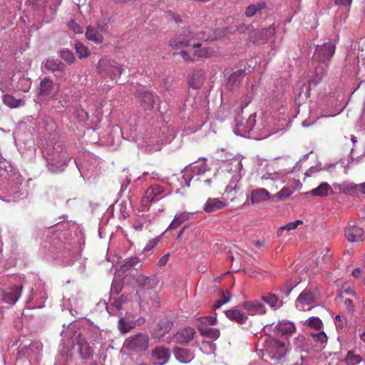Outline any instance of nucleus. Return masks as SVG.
I'll return each mask as SVG.
<instances>
[{"label": "nucleus", "instance_id": "7", "mask_svg": "<svg viewBox=\"0 0 365 365\" xmlns=\"http://www.w3.org/2000/svg\"><path fill=\"white\" fill-rule=\"evenodd\" d=\"M317 293L310 289H305L298 296L295 305L299 310H304L305 305H311L314 304L317 302Z\"/></svg>", "mask_w": 365, "mask_h": 365}, {"label": "nucleus", "instance_id": "52", "mask_svg": "<svg viewBox=\"0 0 365 365\" xmlns=\"http://www.w3.org/2000/svg\"><path fill=\"white\" fill-rule=\"evenodd\" d=\"M200 322L201 323L200 325L207 326V325H213L215 324L217 321V318L215 317L212 316H206L201 317L199 319Z\"/></svg>", "mask_w": 365, "mask_h": 365}, {"label": "nucleus", "instance_id": "62", "mask_svg": "<svg viewBox=\"0 0 365 365\" xmlns=\"http://www.w3.org/2000/svg\"><path fill=\"white\" fill-rule=\"evenodd\" d=\"M195 53L199 57H207L209 56V50L207 48H203L200 51H195Z\"/></svg>", "mask_w": 365, "mask_h": 365}, {"label": "nucleus", "instance_id": "38", "mask_svg": "<svg viewBox=\"0 0 365 365\" xmlns=\"http://www.w3.org/2000/svg\"><path fill=\"white\" fill-rule=\"evenodd\" d=\"M189 214L182 212L178 215H176L170 224L168 228L170 230H175L178 228L180 225H181L185 221L188 220Z\"/></svg>", "mask_w": 365, "mask_h": 365}, {"label": "nucleus", "instance_id": "8", "mask_svg": "<svg viewBox=\"0 0 365 365\" xmlns=\"http://www.w3.org/2000/svg\"><path fill=\"white\" fill-rule=\"evenodd\" d=\"M61 336L63 338V340L68 341L71 344H76L77 341L83 338L76 324L73 323H70L67 327L63 324V330L61 332Z\"/></svg>", "mask_w": 365, "mask_h": 365}, {"label": "nucleus", "instance_id": "50", "mask_svg": "<svg viewBox=\"0 0 365 365\" xmlns=\"http://www.w3.org/2000/svg\"><path fill=\"white\" fill-rule=\"evenodd\" d=\"M307 325L316 329H320L322 327L323 323L318 317H311L307 320Z\"/></svg>", "mask_w": 365, "mask_h": 365}, {"label": "nucleus", "instance_id": "26", "mask_svg": "<svg viewBox=\"0 0 365 365\" xmlns=\"http://www.w3.org/2000/svg\"><path fill=\"white\" fill-rule=\"evenodd\" d=\"M225 315L230 320L240 324H245L248 319L247 316L245 313L241 312L235 308L225 311Z\"/></svg>", "mask_w": 365, "mask_h": 365}, {"label": "nucleus", "instance_id": "10", "mask_svg": "<svg viewBox=\"0 0 365 365\" xmlns=\"http://www.w3.org/2000/svg\"><path fill=\"white\" fill-rule=\"evenodd\" d=\"M193 39H195V33L189 29H185L176 36L172 41L171 45L175 46H189L192 45Z\"/></svg>", "mask_w": 365, "mask_h": 365}, {"label": "nucleus", "instance_id": "24", "mask_svg": "<svg viewBox=\"0 0 365 365\" xmlns=\"http://www.w3.org/2000/svg\"><path fill=\"white\" fill-rule=\"evenodd\" d=\"M138 98L145 110H150L153 108L155 100L151 93L148 91H140L138 93Z\"/></svg>", "mask_w": 365, "mask_h": 365}, {"label": "nucleus", "instance_id": "28", "mask_svg": "<svg viewBox=\"0 0 365 365\" xmlns=\"http://www.w3.org/2000/svg\"><path fill=\"white\" fill-rule=\"evenodd\" d=\"M318 65L315 68V76L311 81L310 84L313 83L317 86L322 78L326 76L329 64L327 63L317 62Z\"/></svg>", "mask_w": 365, "mask_h": 365}, {"label": "nucleus", "instance_id": "12", "mask_svg": "<svg viewBox=\"0 0 365 365\" xmlns=\"http://www.w3.org/2000/svg\"><path fill=\"white\" fill-rule=\"evenodd\" d=\"M242 308L251 316L264 314L266 313V307L263 303L257 300L247 301L242 304Z\"/></svg>", "mask_w": 365, "mask_h": 365}, {"label": "nucleus", "instance_id": "20", "mask_svg": "<svg viewBox=\"0 0 365 365\" xmlns=\"http://www.w3.org/2000/svg\"><path fill=\"white\" fill-rule=\"evenodd\" d=\"M227 206V203L220 200L218 198H208L203 207L205 212L210 213L217 212Z\"/></svg>", "mask_w": 365, "mask_h": 365}, {"label": "nucleus", "instance_id": "13", "mask_svg": "<svg viewBox=\"0 0 365 365\" xmlns=\"http://www.w3.org/2000/svg\"><path fill=\"white\" fill-rule=\"evenodd\" d=\"M136 284L142 289H152L158 284V279L155 275L145 276L139 274L135 279Z\"/></svg>", "mask_w": 365, "mask_h": 365}, {"label": "nucleus", "instance_id": "31", "mask_svg": "<svg viewBox=\"0 0 365 365\" xmlns=\"http://www.w3.org/2000/svg\"><path fill=\"white\" fill-rule=\"evenodd\" d=\"M265 7L266 4L263 1L252 4L247 7L245 14L247 17H252L255 15L261 14Z\"/></svg>", "mask_w": 365, "mask_h": 365}, {"label": "nucleus", "instance_id": "4", "mask_svg": "<svg viewBox=\"0 0 365 365\" xmlns=\"http://www.w3.org/2000/svg\"><path fill=\"white\" fill-rule=\"evenodd\" d=\"M335 52V46L332 43H325L318 46L313 56V61L316 62L329 63Z\"/></svg>", "mask_w": 365, "mask_h": 365}, {"label": "nucleus", "instance_id": "16", "mask_svg": "<svg viewBox=\"0 0 365 365\" xmlns=\"http://www.w3.org/2000/svg\"><path fill=\"white\" fill-rule=\"evenodd\" d=\"M141 266L142 264L140 263V259L138 257H131L127 259L125 263L123 264L120 268L115 271V274L118 277H123L130 269H137Z\"/></svg>", "mask_w": 365, "mask_h": 365}, {"label": "nucleus", "instance_id": "60", "mask_svg": "<svg viewBox=\"0 0 365 365\" xmlns=\"http://www.w3.org/2000/svg\"><path fill=\"white\" fill-rule=\"evenodd\" d=\"M341 289L343 292L346 294H352L354 292V287L351 285L349 284L348 283H344L342 285Z\"/></svg>", "mask_w": 365, "mask_h": 365}, {"label": "nucleus", "instance_id": "53", "mask_svg": "<svg viewBox=\"0 0 365 365\" xmlns=\"http://www.w3.org/2000/svg\"><path fill=\"white\" fill-rule=\"evenodd\" d=\"M88 334L93 341H98L101 336V330L97 327H91L88 331Z\"/></svg>", "mask_w": 365, "mask_h": 365}, {"label": "nucleus", "instance_id": "33", "mask_svg": "<svg viewBox=\"0 0 365 365\" xmlns=\"http://www.w3.org/2000/svg\"><path fill=\"white\" fill-rule=\"evenodd\" d=\"M264 346L272 356L277 349L283 346V342L272 337H267L264 340Z\"/></svg>", "mask_w": 365, "mask_h": 365}, {"label": "nucleus", "instance_id": "44", "mask_svg": "<svg viewBox=\"0 0 365 365\" xmlns=\"http://www.w3.org/2000/svg\"><path fill=\"white\" fill-rule=\"evenodd\" d=\"M60 56L68 63H73L76 60L73 52L68 48L61 50Z\"/></svg>", "mask_w": 365, "mask_h": 365}, {"label": "nucleus", "instance_id": "42", "mask_svg": "<svg viewBox=\"0 0 365 365\" xmlns=\"http://www.w3.org/2000/svg\"><path fill=\"white\" fill-rule=\"evenodd\" d=\"M345 360L348 365H357L362 361V358L360 355L349 351Z\"/></svg>", "mask_w": 365, "mask_h": 365}, {"label": "nucleus", "instance_id": "48", "mask_svg": "<svg viewBox=\"0 0 365 365\" xmlns=\"http://www.w3.org/2000/svg\"><path fill=\"white\" fill-rule=\"evenodd\" d=\"M128 301V296L125 294H122L118 298H113V302L111 304L114 306L117 309H120L122 308V306L124 303L127 302Z\"/></svg>", "mask_w": 365, "mask_h": 365}, {"label": "nucleus", "instance_id": "45", "mask_svg": "<svg viewBox=\"0 0 365 365\" xmlns=\"http://www.w3.org/2000/svg\"><path fill=\"white\" fill-rule=\"evenodd\" d=\"M289 350L290 349L287 347L286 344L283 342V346L277 349V350H276V351L271 356V358L274 359H281L287 354Z\"/></svg>", "mask_w": 365, "mask_h": 365}, {"label": "nucleus", "instance_id": "11", "mask_svg": "<svg viewBox=\"0 0 365 365\" xmlns=\"http://www.w3.org/2000/svg\"><path fill=\"white\" fill-rule=\"evenodd\" d=\"M22 286H13L1 291L3 300L8 304H14L21 294Z\"/></svg>", "mask_w": 365, "mask_h": 365}, {"label": "nucleus", "instance_id": "39", "mask_svg": "<svg viewBox=\"0 0 365 365\" xmlns=\"http://www.w3.org/2000/svg\"><path fill=\"white\" fill-rule=\"evenodd\" d=\"M74 47L79 58H86L89 56L90 51L82 43L76 41Z\"/></svg>", "mask_w": 365, "mask_h": 365}, {"label": "nucleus", "instance_id": "25", "mask_svg": "<svg viewBox=\"0 0 365 365\" xmlns=\"http://www.w3.org/2000/svg\"><path fill=\"white\" fill-rule=\"evenodd\" d=\"M76 344L78 346V351L83 359H88L93 356V349L84 338L77 341Z\"/></svg>", "mask_w": 365, "mask_h": 365}, {"label": "nucleus", "instance_id": "40", "mask_svg": "<svg viewBox=\"0 0 365 365\" xmlns=\"http://www.w3.org/2000/svg\"><path fill=\"white\" fill-rule=\"evenodd\" d=\"M229 167L230 171L240 173L242 169V160L239 157L233 158L229 163Z\"/></svg>", "mask_w": 365, "mask_h": 365}, {"label": "nucleus", "instance_id": "47", "mask_svg": "<svg viewBox=\"0 0 365 365\" xmlns=\"http://www.w3.org/2000/svg\"><path fill=\"white\" fill-rule=\"evenodd\" d=\"M31 86V81L29 78H20L18 82V88L24 92H27L29 91Z\"/></svg>", "mask_w": 365, "mask_h": 365}, {"label": "nucleus", "instance_id": "9", "mask_svg": "<svg viewBox=\"0 0 365 365\" xmlns=\"http://www.w3.org/2000/svg\"><path fill=\"white\" fill-rule=\"evenodd\" d=\"M57 92L58 88L50 78L45 77L41 81L38 87V93L40 96H54Z\"/></svg>", "mask_w": 365, "mask_h": 365}, {"label": "nucleus", "instance_id": "30", "mask_svg": "<svg viewBox=\"0 0 365 365\" xmlns=\"http://www.w3.org/2000/svg\"><path fill=\"white\" fill-rule=\"evenodd\" d=\"M43 66L48 71H63L65 69V65L61 61L53 58H48L43 62Z\"/></svg>", "mask_w": 365, "mask_h": 365}, {"label": "nucleus", "instance_id": "51", "mask_svg": "<svg viewBox=\"0 0 365 365\" xmlns=\"http://www.w3.org/2000/svg\"><path fill=\"white\" fill-rule=\"evenodd\" d=\"M123 283L120 281L113 280L110 287V294L118 295L123 289Z\"/></svg>", "mask_w": 365, "mask_h": 365}, {"label": "nucleus", "instance_id": "17", "mask_svg": "<svg viewBox=\"0 0 365 365\" xmlns=\"http://www.w3.org/2000/svg\"><path fill=\"white\" fill-rule=\"evenodd\" d=\"M173 323L169 320H160L155 329L152 332V336L155 339H161L165 334L169 332L172 328Z\"/></svg>", "mask_w": 365, "mask_h": 365}, {"label": "nucleus", "instance_id": "3", "mask_svg": "<svg viewBox=\"0 0 365 365\" xmlns=\"http://www.w3.org/2000/svg\"><path fill=\"white\" fill-rule=\"evenodd\" d=\"M148 336L145 334L138 333L126 339L124 341L123 346L128 350L140 352L146 351L148 348Z\"/></svg>", "mask_w": 365, "mask_h": 365}, {"label": "nucleus", "instance_id": "1", "mask_svg": "<svg viewBox=\"0 0 365 365\" xmlns=\"http://www.w3.org/2000/svg\"><path fill=\"white\" fill-rule=\"evenodd\" d=\"M44 155L48 170L53 173L62 171L70 160L62 142H56L48 146Z\"/></svg>", "mask_w": 365, "mask_h": 365}, {"label": "nucleus", "instance_id": "19", "mask_svg": "<svg viewBox=\"0 0 365 365\" xmlns=\"http://www.w3.org/2000/svg\"><path fill=\"white\" fill-rule=\"evenodd\" d=\"M204 79V71L201 69H196L189 75L188 84L191 88L197 89L203 84Z\"/></svg>", "mask_w": 365, "mask_h": 365}, {"label": "nucleus", "instance_id": "27", "mask_svg": "<svg viewBox=\"0 0 365 365\" xmlns=\"http://www.w3.org/2000/svg\"><path fill=\"white\" fill-rule=\"evenodd\" d=\"M269 198V192L264 188H258L251 192L250 200L252 204L259 203Z\"/></svg>", "mask_w": 365, "mask_h": 365}, {"label": "nucleus", "instance_id": "59", "mask_svg": "<svg viewBox=\"0 0 365 365\" xmlns=\"http://www.w3.org/2000/svg\"><path fill=\"white\" fill-rule=\"evenodd\" d=\"M158 242H159L158 237H155L154 239L150 240L145 245V250H147V251L151 250L153 248H154L157 245Z\"/></svg>", "mask_w": 365, "mask_h": 365}, {"label": "nucleus", "instance_id": "6", "mask_svg": "<svg viewBox=\"0 0 365 365\" xmlns=\"http://www.w3.org/2000/svg\"><path fill=\"white\" fill-rule=\"evenodd\" d=\"M207 170V165L204 160H199L194 163L190 165L189 167H186L184 169L183 178L185 180V185L190 186V182L193 175L190 176V173L193 175H199L205 173Z\"/></svg>", "mask_w": 365, "mask_h": 365}, {"label": "nucleus", "instance_id": "43", "mask_svg": "<svg viewBox=\"0 0 365 365\" xmlns=\"http://www.w3.org/2000/svg\"><path fill=\"white\" fill-rule=\"evenodd\" d=\"M341 190L346 194L352 195H354L357 190H359V185L353 182L344 184L341 187Z\"/></svg>", "mask_w": 365, "mask_h": 365}, {"label": "nucleus", "instance_id": "54", "mask_svg": "<svg viewBox=\"0 0 365 365\" xmlns=\"http://www.w3.org/2000/svg\"><path fill=\"white\" fill-rule=\"evenodd\" d=\"M48 0H27V4L35 9L43 6Z\"/></svg>", "mask_w": 365, "mask_h": 365}, {"label": "nucleus", "instance_id": "57", "mask_svg": "<svg viewBox=\"0 0 365 365\" xmlns=\"http://www.w3.org/2000/svg\"><path fill=\"white\" fill-rule=\"evenodd\" d=\"M227 297L226 299H219V300L215 302V303L213 305V307L215 309H219L221 306H222L223 304H225L227 303L228 302H230V300L231 299L230 293L227 291Z\"/></svg>", "mask_w": 365, "mask_h": 365}, {"label": "nucleus", "instance_id": "35", "mask_svg": "<svg viewBox=\"0 0 365 365\" xmlns=\"http://www.w3.org/2000/svg\"><path fill=\"white\" fill-rule=\"evenodd\" d=\"M261 299L273 309L279 308L282 304V301L279 299L278 297L272 293L267 296H262Z\"/></svg>", "mask_w": 365, "mask_h": 365}, {"label": "nucleus", "instance_id": "2", "mask_svg": "<svg viewBox=\"0 0 365 365\" xmlns=\"http://www.w3.org/2000/svg\"><path fill=\"white\" fill-rule=\"evenodd\" d=\"M96 70L101 75L109 77L112 80L119 77L123 72V68L118 63L106 58H101L98 61Z\"/></svg>", "mask_w": 365, "mask_h": 365}, {"label": "nucleus", "instance_id": "61", "mask_svg": "<svg viewBox=\"0 0 365 365\" xmlns=\"http://www.w3.org/2000/svg\"><path fill=\"white\" fill-rule=\"evenodd\" d=\"M170 253H167L165 255H163L158 262V266H164L168 262L169 258H170Z\"/></svg>", "mask_w": 365, "mask_h": 365}, {"label": "nucleus", "instance_id": "36", "mask_svg": "<svg viewBox=\"0 0 365 365\" xmlns=\"http://www.w3.org/2000/svg\"><path fill=\"white\" fill-rule=\"evenodd\" d=\"M86 38L96 43L103 42V36L93 27L88 26L86 31Z\"/></svg>", "mask_w": 365, "mask_h": 365}, {"label": "nucleus", "instance_id": "14", "mask_svg": "<svg viewBox=\"0 0 365 365\" xmlns=\"http://www.w3.org/2000/svg\"><path fill=\"white\" fill-rule=\"evenodd\" d=\"M344 235L349 242H357L362 241L364 231L362 228L349 225L344 230Z\"/></svg>", "mask_w": 365, "mask_h": 365}, {"label": "nucleus", "instance_id": "21", "mask_svg": "<svg viewBox=\"0 0 365 365\" xmlns=\"http://www.w3.org/2000/svg\"><path fill=\"white\" fill-rule=\"evenodd\" d=\"M195 334V330L191 327H186L175 335L176 342L180 344H187L192 340Z\"/></svg>", "mask_w": 365, "mask_h": 365}, {"label": "nucleus", "instance_id": "22", "mask_svg": "<svg viewBox=\"0 0 365 365\" xmlns=\"http://www.w3.org/2000/svg\"><path fill=\"white\" fill-rule=\"evenodd\" d=\"M173 353L176 359L181 363H188L194 359V354L185 348L176 347Z\"/></svg>", "mask_w": 365, "mask_h": 365}, {"label": "nucleus", "instance_id": "63", "mask_svg": "<svg viewBox=\"0 0 365 365\" xmlns=\"http://www.w3.org/2000/svg\"><path fill=\"white\" fill-rule=\"evenodd\" d=\"M296 228H297L296 225L293 222H289L287 225H286L284 227H280L279 231H284V230L289 231L292 230H294Z\"/></svg>", "mask_w": 365, "mask_h": 365}, {"label": "nucleus", "instance_id": "41", "mask_svg": "<svg viewBox=\"0 0 365 365\" xmlns=\"http://www.w3.org/2000/svg\"><path fill=\"white\" fill-rule=\"evenodd\" d=\"M135 327V324L131 321H125L121 318L118 321V329L122 333H127Z\"/></svg>", "mask_w": 365, "mask_h": 365}, {"label": "nucleus", "instance_id": "58", "mask_svg": "<svg viewBox=\"0 0 365 365\" xmlns=\"http://www.w3.org/2000/svg\"><path fill=\"white\" fill-rule=\"evenodd\" d=\"M68 26L76 34H81L83 32V29L73 20L68 23Z\"/></svg>", "mask_w": 365, "mask_h": 365}, {"label": "nucleus", "instance_id": "23", "mask_svg": "<svg viewBox=\"0 0 365 365\" xmlns=\"http://www.w3.org/2000/svg\"><path fill=\"white\" fill-rule=\"evenodd\" d=\"M153 356L158 361V365L165 364L170 358V352L168 349L163 346H157L152 351Z\"/></svg>", "mask_w": 365, "mask_h": 365}, {"label": "nucleus", "instance_id": "37", "mask_svg": "<svg viewBox=\"0 0 365 365\" xmlns=\"http://www.w3.org/2000/svg\"><path fill=\"white\" fill-rule=\"evenodd\" d=\"M331 186L327 182L321 183L317 187L312 190L307 194H311L314 196H326L328 195L329 191L331 190Z\"/></svg>", "mask_w": 365, "mask_h": 365}, {"label": "nucleus", "instance_id": "34", "mask_svg": "<svg viewBox=\"0 0 365 365\" xmlns=\"http://www.w3.org/2000/svg\"><path fill=\"white\" fill-rule=\"evenodd\" d=\"M2 101L5 105L11 108H16L24 105V101L22 99H17L9 94L4 95Z\"/></svg>", "mask_w": 365, "mask_h": 365}, {"label": "nucleus", "instance_id": "46", "mask_svg": "<svg viewBox=\"0 0 365 365\" xmlns=\"http://www.w3.org/2000/svg\"><path fill=\"white\" fill-rule=\"evenodd\" d=\"M211 30L210 29H208L207 31H201V32H199V33H195V38L196 39H200V40H202V41H213L215 37L214 36V34H212V36L211 35H207V33H211Z\"/></svg>", "mask_w": 365, "mask_h": 365}, {"label": "nucleus", "instance_id": "49", "mask_svg": "<svg viewBox=\"0 0 365 365\" xmlns=\"http://www.w3.org/2000/svg\"><path fill=\"white\" fill-rule=\"evenodd\" d=\"M310 335L316 342H320L323 344H325L327 341V336L324 331L311 333Z\"/></svg>", "mask_w": 365, "mask_h": 365}, {"label": "nucleus", "instance_id": "64", "mask_svg": "<svg viewBox=\"0 0 365 365\" xmlns=\"http://www.w3.org/2000/svg\"><path fill=\"white\" fill-rule=\"evenodd\" d=\"M334 2L336 5L350 6L352 0H334Z\"/></svg>", "mask_w": 365, "mask_h": 365}, {"label": "nucleus", "instance_id": "56", "mask_svg": "<svg viewBox=\"0 0 365 365\" xmlns=\"http://www.w3.org/2000/svg\"><path fill=\"white\" fill-rule=\"evenodd\" d=\"M292 194L290 190L287 187H283L276 194V197L279 199H283L289 197Z\"/></svg>", "mask_w": 365, "mask_h": 365}, {"label": "nucleus", "instance_id": "29", "mask_svg": "<svg viewBox=\"0 0 365 365\" xmlns=\"http://www.w3.org/2000/svg\"><path fill=\"white\" fill-rule=\"evenodd\" d=\"M275 329L282 335H289L293 334L295 330V326L289 321H281L275 327Z\"/></svg>", "mask_w": 365, "mask_h": 365}, {"label": "nucleus", "instance_id": "18", "mask_svg": "<svg viewBox=\"0 0 365 365\" xmlns=\"http://www.w3.org/2000/svg\"><path fill=\"white\" fill-rule=\"evenodd\" d=\"M245 76V72L242 69L237 70L232 73L227 78L226 83V87L228 90H234L236 88L242 81Z\"/></svg>", "mask_w": 365, "mask_h": 365}, {"label": "nucleus", "instance_id": "15", "mask_svg": "<svg viewBox=\"0 0 365 365\" xmlns=\"http://www.w3.org/2000/svg\"><path fill=\"white\" fill-rule=\"evenodd\" d=\"M163 191L164 189L158 185H154L150 186L147 189V190L145 192V196L143 199V203L147 205L148 203L159 200L162 197H157L158 195L162 194Z\"/></svg>", "mask_w": 365, "mask_h": 365}, {"label": "nucleus", "instance_id": "55", "mask_svg": "<svg viewBox=\"0 0 365 365\" xmlns=\"http://www.w3.org/2000/svg\"><path fill=\"white\" fill-rule=\"evenodd\" d=\"M295 286L296 284H291L289 282H287L280 287V290L286 295H289Z\"/></svg>", "mask_w": 365, "mask_h": 365}, {"label": "nucleus", "instance_id": "5", "mask_svg": "<svg viewBox=\"0 0 365 365\" xmlns=\"http://www.w3.org/2000/svg\"><path fill=\"white\" fill-rule=\"evenodd\" d=\"M255 114H250L247 118L239 115L235 118L236 134L245 135L249 133L255 125Z\"/></svg>", "mask_w": 365, "mask_h": 365}, {"label": "nucleus", "instance_id": "32", "mask_svg": "<svg viewBox=\"0 0 365 365\" xmlns=\"http://www.w3.org/2000/svg\"><path fill=\"white\" fill-rule=\"evenodd\" d=\"M200 334L212 339H217L220 336V331L217 329L210 328L207 326L197 324V326Z\"/></svg>", "mask_w": 365, "mask_h": 365}]
</instances>
